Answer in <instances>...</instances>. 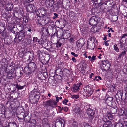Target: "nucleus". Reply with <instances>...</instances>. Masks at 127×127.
Masks as SVG:
<instances>
[{"mask_svg": "<svg viewBox=\"0 0 127 127\" xmlns=\"http://www.w3.org/2000/svg\"><path fill=\"white\" fill-rule=\"evenodd\" d=\"M101 18L95 16L92 17L89 20V24L91 26L96 25L99 22H100Z\"/></svg>", "mask_w": 127, "mask_h": 127, "instance_id": "obj_1", "label": "nucleus"}, {"mask_svg": "<svg viewBox=\"0 0 127 127\" xmlns=\"http://www.w3.org/2000/svg\"><path fill=\"white\" fill-rule=\"evenodd\" d=\"M36 14L39 16L43 17L46 14V9L45 7L42 6L41 7L37 10Z\"/></svg>", "mask_w": 127, "mask_h": 127, "instance_id": "obj_2", "label": "nucleus"}, {"mask_svg": "<svg viewBox=\"0 0 127 127\" xmlns=\"http://www.w3.org/2000/svg\"><path fill=\"white\" fill-rule=\"evenodd\" d=\"M67 72H68L69 71L67 69H65L63 71L60 69H57L55 70V74L54 76L55 77V75H58L62 77L64 75L67 76Z\"/></svg>", "mask_w": 127, "mask_h": 127, "instance_id": "obj_3", "label": "nucleus"}, {"mask_svg": "<svg viewBox=\"0 0 127 127\" xmlns=\"http://www.w3.org/2000/svg\"><path fill=\"white\" fill-rule=\"evenodd\" d=\"M84 90L87 95L89 96L92 94L94 90L91 86L87 85L84 87Z\"/></svg>", "mask_w": 127, "mask_h": 127, "instance_id": "obj_4", "label": "nucleus"}, {"mask_svg": "<svg viewBox=\"0 0 127 127\" xmlns=\"http://www.w3.org/2000/svg\"><path fill=\"white\" fill-rule=\"evenodd\" d=\"M86 112L89 116V118L90 120L92 121V120L94 119V115L95 113V111L94 110L91 109L90 108H89L86 110Z\"/></svg>", "mask_w": 127, "mask_h": 127, "instance_id": "obj_5", "label": "nucleus"}, {"mask_svg": "<svg viewBox=\"0 0 127 127\" xmlns=\"http://www.w3.org/2000/svg\"><path fill=\"white\" fill-rule=\"evenodd\" d=\"M64 120L62 118H60L59 119H56L55 125L56 127H64Z\"/></svg>", "mask_w": 127, "mask_h": 127, "instance_id": "obj_6", "label": "nucleus"}, {"mask_svg": "<svg viewBox=\"0 0 127 127\" xmlns=\"http://www.w3.org/2000/svg\"><path fill=\"white\" fill-rule=\"evenodd\" d=\"M57 104V102H55V100L51 99L43 102V104L45 106H49L52 107L53 105H56Z\"/></svg>", "mask_w": 127, "mask_h": 127, "instance_id": "obj_7", "label": "nucleus"}, {"mask_svg": "<svg viewBox=\"0 0 127 127\" xmlns=\"http://www.w3.org/2000/svg\"><path fill=\"white\" fill-rule=\"evenodd\" d=\"M91 39V40L89 42V43H88L87 48L89 49H93L95 47V40L96 41V40L95 38V39L94 38H92Z\"/></svg>", "mask_w": 127, "mask_h": 127, "instance_id": "obj_8", "label": "nucleus"}, {"mask_svg": "<svg viewBox=\"0 0 127 127\" xmlns=\"http://www.w3.org/2000/svg\"><path fill=\"white\" fill-rule=\"evenodd\" d=\"M38 42L42 47H46V43L47 42V41L45 38H44L43 36H42L40 39H39Z\"/></svg>", "mask_w": 127, "mask_h": 127, "instance_id": "obj_9", "label": "nucleus"}, {"mask_svg": "<svg viewBox=\"0 0 127 127\" xmlns=\"http://www.w3.org/2000/svg\"><path fill=\"white\" fill-rule=\"evenodd\" d=\"M26 9L28 11L33 12L36 11V7L34 6L31 4H29L26 6Z\"/></svg>", "mask_w": 127, "mask_h": 127, "instance_id": "obj_10", "label": "nucleus"}, {"mask_svg": "<svg viewBox=\"0 0 127 127\" xmlns=\"http://www.w3.org/2000/svg\"><path fill=\"white\" fill-rule=\"evenodd\" d=\"M38 76L40 80H44L47 77V73L46 72H43V73L39 72L38 74Z\"/></svg>", "mask_w": 127, "mask_h": 127, "instance_id": "obj_11", "label": "nucleus"}, {"mask_svg": "<svg viewBox=\"0 0 127 127\" xmlns=\"http://www.w3.org/2000/svg\"><path fill=\"white\" fill-rule=\"evenodd\" d=\"M85 42V40L83 38H80L78 40L77 45L79 48H81L84 45Z\"/></svg>", "mask_w": 127, "mask_h": 127, "instance_id": "obj_12", "label": "nucleus"}, {"mask_svg": "<svg viewBox=\"0 0 127 127\" xmlns=\"http://www.w3.org/2000/svg\"><path fill=\"white\" fill-rule=\"evenodd\" d=\"M63 32V38L66 39L70 37L71 35L70 32L69 30H65Z\"/></svg>", "mask_w": 127, "mask_h": 127, "instance_id": "obj_13", "label": "nucleus"}, {"mask_svg": "<svg viewBox=\"0 0 127 127\" xmlns=\"http://www.w3.org/2000/svg\"><path fill=\"white\" fill-rule=\"evenodd\" d=\"M14 69H11L10 71L7 73V76L8 78L11 79L13 78L15 76V73H14Z\"/></svg>", "mask_w": 127, "mask_h": 127, "instance_id": "obj_14", "label": "nucleus"}, {"mask_svg": "<svg viewBox=\"0 0 127 127\" xmlns=\"http://www.w3.org/2000/svg\"><path fill=\"white\" fill-rule=\"evenodd\" d=\"M28 68L31 69L32 71H34L36 69L35 64L33 62L29 63L28 64Z\"/></svg>", "mask_w": 127, "mask_h": 127, "instance_id": "obj_15", "label": "nucleus"}, {"mask_svg": "<svg viewBox=\"0 0 127 127\" xmlns=\"http://www.w3.org/2000/svg\"><path fill=\"white\" fill-rule=\"evenodd\" d=\"M5 24L4 22H0V33H1L3 31L5 30Z\"/></svg>", "mask_w": 127, "mask_h": 127, "instance_id": "obj_16", "label": "nucleus"}, {"mask_svg": "<svg viewBox=\"0 0 127 127\" xmlns=\"http://www.w3.org/2000/svg\"><path fill=\"white\" fill-rule=\"evenodd\" d=\"M113 101V98L112 97H108L106 101L107 105L110 106H112V103Z\"/></svg>", "mask_w": 127, "mask_h": 127, "instance_id": "obj_17", "label": "nucleus"}, {"mask_svg": "<svg viewBox=\"0 0 127 127\" xmlns=\"http://www.w3.org/2000/svg\"><path fill=\"white\" fill-rule=\"evenodd\" d=\"M5 7L8 11H11L13 8V5L12 3H8L6 4Z\"/></svg>", "mask_w": 127, "mask_h": 127, "instance_id": "obj_18", "label": "nucleus"}, {"mask_svg": "<svg viewBox=\"0 0 127 127\" xmlns=\"http://www.w3.org/2000/svg\"><path fill=\"white\" fill-rule=\"evenodd\" d=\"M62 2L63 5L65 6V7H69L70 5V1L68 0H63Z\"/></svg>", "mask_w": 127, "mask_h": 127, "instance_id": "obj_19", "label": "nucleus"}, {"mask_svg": "<svg viewBox=\"0 0 127 127\" xmlns=\"http://www.w3.org/2000/svg\"><path fill=\"white\" fill-rule=\"evenodd\" d=\"M80 86L79 84H75L73 85L72 87V91L75 92L79 90Z\"/></svg>", "mask_w": 127, "mask_h": 127, "instance_id": "obj_20", "label": "nucleus"}, {"mask_svg": "<svg viewBox=\"0 0 127 127\" xmlns=\"http://www.w3.org/2000/svg\"><path fill=\"white\" fill-rule=\"evenodd\" d=\"M45 2L49 7H51L53 6L54 1L53 0H46Z\"/></svg>", "mask_w": 127, "mask_h": 127, "instance_id": "obj_21", "label": "nucleus"}, {"mask_svg": "<svg viewBox=\"0 0 127 127\" xmlns=\"http://www.w3.org/2000/svg\"><path fill=\"white\" fill-rule=\"evenodd\" d=\"M16 27L17 29L18 32L21 31L23 29V26L21 24L17 25Z\"/></svg>", "mask_w": 127, "mask_h": 127, "instance_id": "obj_22", "label": "nucleus"}, {"mask_svg": "<svg viewBox=\"0 0 127 127\" xmlns=\"http://www.w3.org/2000/svg\"><path fill=\"white\" fill-rule=\"evenodd\" d=\"M8 11L5 8H4L1 11V14L3 17H6L8 15Z\"/></svg>", "mask_w": 127, "mask_h": 127, "instance_id": "obj_23", "label": "nucleus"}, {"mask_svg": "<svg viewBox=\"0 0 127 127\" xmlns=\"http://www.w3.org/2000/svg\"><path fill=\"white\" fill-rule=\"evenodd\" d=\"M63 32V31L62 30L57 31L56 33L57 36L63 38V34L64 33Z\"/></svg>", "mask_w": 127, "mask_h": 127, "instance_id": "obj_24", "label": "nucleus"}, {"mask_svg": "<svg viewBox=\"0 0 127 127\" xmlns=\"http://www.w3.org/2000/svg\"><path fill=\"white\" fill-rule=\"evenodd\" d=\"M31 70H32L30 69H29L28 67H25L24 69V72L28 74H30L33 72Z\"/></svg>", "mask_w": 127, "mask_h": 127, "instance_id": "obj_25", "label": "nucleus"}, {"mask_svg": "<svg viewBox=\"0 0 127 127\" xmlns=\"http://www.w3.org/2000/svg\"><path fill=\"white\" fill-rule=\"evenodd\" d=\"M14 14L16 15L15 17L18 19L21 18L23 15V13H22V11H21L20 12H19H19H16Z\"/></svg>", "mask_w": 127, "mask_h": 127, "instance_id": "obj_26", "label": "nucleus"}, {"mask_svg": "<svg viewBox=\"0 0 127 127\" xmlns=\"http://www.w3.org/2000/svg\"><path fill=\"white\" fill-rule=\"evenodd\" d=\"M7 19V21H8L9 22H10L11 24H13L14 22L12 21V20H15L13 18H12V16L11 15H7V16L6 17Z\"/></svg>", "mask_w": 127, "mask_h": 127, "instance_id": "obj_27", "label": "nucleus"}, {"mask_svg": "<svg viewBox=\"0 0 127 127\" xmlns=\"http://www.w3.org/2000/svg\"><path fill=\"white\" fill-rule=\"evenodd\" d=\"M107 64H105V66H103V70H108L110 67V64L109 62H107Z\"/></svg>", "mask_w": 127, "mask_h": 127, "instance_id": "obj_28", "label": "nucleus"}, {"mask_svg": "<svg viewBox=\"0 0 127 127\" xmlns=\"http://www.w3.org/2000/svg\"><path fill=\"white\" fill-rule=\"evenodd\" d=\"M18 41L17 42H19L24 37L25 35L24 33L22 32L20 33L18 35Z\"/></svg>", "mask_w": 127, "mask_h": 127, "instance_id": "obj_29", "label": "nucleus"}, {"mask_svg": "<svg viewBox=\"0 0 127 127\" xmlns=\"http://www.w3.org/2000/svg\"><path fill=\"white\" fill-rule=\"evenodd\" d=\"M1 36L2 38H6V37H8L9 36V34L8 32L6 31L5 30L3 32L1 33Z\"/></svg>", "mask_w": 127, "mask_h": 127, "instance_id": "obj_30", "label": "nucleus"}, {"mask_svg": "<svg viewBox=\"0 0 127 127\" xmlns=\"http://www.w3.org/2000/svg\"><path fill=\"white\" fill-rule=\"evenodd\" d=\"M31 53L30 52H27L25 53L23 55L24 57H25V58L28 59H30L31 57Z\"/></svg>", "mask_w": 127, "mask_h": 127, "instance_id": "obj_31", "label": "nucleus"}, {"mask_svg": "<svg viewBox=\"0 0 127 127\" xmlns=\"http://www.w3.org/2000/svg\"><path fill=\"white\" fill-rule=\"evenodd\" d=\"M126 93H125V96H126ZM126 96H125L124 95V96H116V98L117 100H118L120 101H121L122 100L124 99L125 98H126Z\"/></svg>", "mask_w": 127, "mask_h": 127, "instance_id": "obj_32", "label": "nucleus"}, {"mask_svg": "<svg viewBox=\"0 0 127 127\" xmlns=\"http://www.w3.org/2000/svg\"><path fill=\"white\" fill-rule=\"evenodd\" d=\"M8 125L9 127H18L16 124L13 122L9 123Z\"/></svg>", "mask_w": 127, "mask_h": 127, "instance_id": "obj_33", "label": "nucleus"}, {"mask_svg": "<svg viewBox=\"0 0 127 127\" xmlns=\"http://www.w3.org/2000/svg\"><path fill=\"white\" fill-rule=\"evenodd\" d=\"M29 122L30 123V125L32 126H34L36 123V121L34 119L31 120Z\"/></svg>", "mask_w": 127, "mask_h": 127, "instance_id": "obj_34", "label": "nucleus"}, {"mask_svg": "<svg viewBox=\"0 0 127 127\" xmlns=\"http://www.w3.org/2000/svg\"><path fill=\"white\" fill-rule=\"evenodd\" d=\"M123 91L121 90H119L118 91L116 95V96H123Z\"/></svg>", "mask_w": 127, "mask_h": 127, "instance_id": "obj_35", "label": "nucleus"}, {"mask_svg": "<svg viewBox=\"0 0 127 127\" xmlns=\"http://www.w3.org/2000/svg\"><path fill=\"white\" fill-rule=\"evenodd\" d=\"M30 116H29L28 115L26 116L25 115V116L24 117V116H23V118H21V119H24L25 120H26L27 121L29 122L30 121Z\"/></svg>", "mask_w": 127, "mask_h": 127, "instance_id": "obj_36", "label": "nucleus"}, {"mask_svg": "<svg viewBox=\"0 0 127 127\" xmlns=\"http://www.w3.org/2000/svg\"><path fill=\"white\" fill-rule=\"evenodd\" d=\"M45 19L44 18V24H47L49 22V21H50V19L48 18L47 17H45Z\"/></svg>", "mask_w": 127, "mask_h": 127, "instance_id": "obj_37", "label": "nucleus"}, {"mask_svg": "<svg viewBox=\"0 0 127 127\" xmlns=\"http://www.w3.org/2000/svg\"><path fill=\"white\" fill-rule=\"evenodd\" d=\"M117 111V108H112L111 109V112L112 114H115Z\"/></svg>", "mask_w": 127, "mask_h": 127, "instance_id": "obj_38", "label": "nucleus"}, {"mask_svg": "<svg viewBox=\"0 0 127 127\" xmlns=\"http://www.w3.org/2000/svg\"><path fill=\"white\" fill-rule=\"evenodd\" d=\"M40 19L38 20V22L40 24L44 25V18L42 17Z\"/></svg>", "mask_w": 127, "mask_h": 127, "instance_id": "obj_39", "label": "nucleus"}, {"mask_svg": "<svg viewBox=\"0 0 127 127\" xmlns=\"http://www.w3.org/2000/svg\"><path fill=\"white\" fill-rule=\"evenodd\" d=\"M35 93H33L30 95L29 96V99L31 100H34L35 98Z\"/></svg>", "mask_w": 127, "mask_h": 127, "instance_id": "obj_40", "label": "nucleus"}, {"mask_svg": "<svg viewBox=\"0 0 127 127\" xmlns=\"http://www.w3.org/2000/svg\"><path fill=\"white\" fill-rule=\"evenodd\" d=\"M126 52V51H125L121 52L119 55L118 58H121L122 57H123L125 55Z\"/></svg>", "mask_w": 127, "mask_h": 127, "instance_id": "obj_41", "label": "nucleus"}, {"mask_svg": "<svg viewBox=\"0 0 127 127\" xmlns=\"http://www.w3.org/2000/svg\"><path fill=\"white\" fill-rule=\"evenodd\" d=\"M27 28L28 29L27 30L29 32H30L32 31H33V27L31 25H28V27H27Z\"/></svg>", "mask_w": 127, "mask_h": 127, "instance_id": "obj_42", "label": "nucleus"}, {"mask_svg": "<svg viewBox=\"0 0 127 127\" xmlns=\"http://www.w3.org/2000/svg\"><path fill=\"white\" fill-rule=\"evenodd\" d=\"M118 17L117 16L115 15L112 16V19L113 21L115 22L118 20Z\"/></svg>", "mask_w": 127, "mask_h": 127, "instance_id": "obj_43", "label": "nucleus"}, {"mask_svg": "<svg viewBox=\"0 0 127 127\" xmlns=\"http://www.w3.org/2000/svg\"><path fill=\"white\" fill-rule=\"evenodd\" d=\"M25 86H21L17 84L16 85V87L18 90L22 89Z\"/></svg>", "mask_w": 127, "mask_h": 127, "instance_id": "obj_44", "label": "nucleus"}, {"mask_svg": "<svg viewBox=\"0 0 127 127\" xmlns=\"http://www.w3.org/2000/svg\"><path fill=\"white\" fill-rule=\"evenodd\" d=\"M23 23L26 24L28 22V18L26 17H24L23 18Z\"/></svg>", "mask_w": 127, "mask_h": 127, "instance_id": "obj_45", "label": "nucleus"}, {"mask_svg": "<svg viewBox=\"0 0 127 127\" xmlns=\"http://www.w3.org/2000/svg\"><path fill=\"white\" fill-rule=\"evenodd\" d=\"M119 47L120 49L123 50H125V48L124 46V44L119 45Z\"/></svg>", "mask_w": 127, "mask_h": 127, "instance_id": "obj_46", "label": "nucleus"}, {"mask_svg": "<svg viewBox=\"0 0 127 127\" xmlns=\"http://www.w3.org/2000/svg\"><path fill=\"white\" fill-rule=\"evenodd\" d=\"M39 97L40 96L38 95H37L35 93L34 100L35 101H38L39 99Z\"/></svg>", "mask_w": 127, "mask_h": 127, "instance_id": "obj_47", "label": "nucleus"}, {"mask_svg": "<svg viewBox=\"0 0 127 127\" xmlns=\"http://www.w3.org/2000/svg\"><path fill=\"white\" fill-rule=\"evenodd\" d=\"M80 111V109L79 107H76L75 108V111L76 113H78Z\"/></svg>", "mask_w": 127, "mask_h": 127, "instance_id": "obj_48", "label": "nucleus"}, {"mask_svg": "<svg viewBox=\"0 0 127 127\" xmlns=\"http://www.w3.org/2000/svg\"><path fill=\"white\" fill-rule=\"evenodd\" d=\"M46 47H47L48 48H52V46L51 45L49 42H47L46 43Z\"/></svg>", "mask_w": 127, "mask_h": 127, "instance_id": "obj_49", "label": "nucleus"}, {"mask_svg": "<svg viewBox=\"0 0 127 127\" xmlns=\"http://www.w3.org/2000/svg\"><path fill=\"white\" fill-rule=\"evenodd\" d=\"M114 50L117 52H118L119 51V49L117 45H114Z\"/></svg>", "mask_w": 127, "mask_h": 127, "instance_id": "obj_50", "label": "nucleus"}, {"mask_svg": "<svg viewBox=\"0 0 127 127\" xmlns=\"http://www.w3.org/2000/svg\"><path fill=\"white\" fill-rule=\"evenodd\" d=\"M123 125L121 123H119L117 124L116 125V127H123Z\"/></svg>", "mask_w": 127, "mask_h": 127, "instance_id": "obj_51", "label": "nucleus"}, {"mask_svg": "<svg viewBox=\"0 0 127 127\" xmlns=\"http://www.w3.org/2000/svg\"><path fill=\"white\" fill-rule=\"evenodd\" d=\"M110 90L111 91V92L114 91L115 88L113 86V85H111V86H110Z\"/></svg>", "mask_w": 127, "mask_h": 127, "instance_id": "obj_52", "label": "nucleus"}, {"mask_svg": "<svg viewBox=\"0 0 127 127\" xmlns=\"http://www.w3.org/2000/svg\"><path fill=\"white\" fill-rule=\"evenodd\" d=\"M108 119L110 120H111L112 119L113 116L110 114H108Z\"/></svg>", "mask_w": 127, "mask_h": 127, "instance_id": "obj_53", "label": "nucleus"}, {"mask_svg": "<svg viewBox=\"0 0 127 127\" xmlns=\"http://www.w3.org/2000/svg\"><path fill=\"white\" fill-rule=\"evenodd\" d=\"M72 98H73L77 99L78 98V95H74L72 96Z\"/></svg>", "mask_w": 127, "mask_h": 127, "instance_id": "obj_54", "label": "nucleus"}, {"mask_svg": "<svg viewBox=\"0 0 127 127\" xmlns=\"http://www.w3.org/2000/svg\"><path fill=\"white\" fill-rule=\"evenodd\" d=\"M123 114L126 117H127V110H125L124 111H123Z\"/></svg>", "mask_w": 127, "mask_h": 127, "instance_id": "obj_55", "label": "nucleus"}, {"mask_svg": "<svg viewBox=\"0 0 127 127\" xmlns=\"http://www.w3.org/2000/svg\"><path fill=\"white\" fill-rule=\"evenodd\" d=\"M42 53V52L40 50H38L37 51V55H38V56L40 57V55Z\"/></svg>", "mask_w": 127, "mask_h": 127, "instance_id": "obj_56", "label": "nucleus"}, {"mask_svg": "<svg viewBox=\"0 0 127 127\" xmlns=\"http://www.w3.org/2000/svg\"><path fill=\"white\" fill-rule=\"evenodd\" d=\"M33 41L34 42H37V41L38 40V38L37 37H34L33 38Z\"/></svg>", "mask_w": 127, "mask_h": 127, "instance_id": "obj_57", "label": "nucleus"}, {"mask_svg": "<svg viewBox=\"0 0 127 127\" xmlns=\"http://www.w3.org/2000/svg\"><path fill=\"white\" fill-rule=\"evenodd\" d=\"M68 100H67L66 99H64V101H63V104H66V103L67 102H68Z\"/></svg>", "mask_w": 127, "mask_h": 127, "instance_id": "obj_58", "label": "nucleus"}, {"mask_svg": "<svg viewBox=\"0 0 127 127\" xmlns=\"http://www.w3.org/2000/svg\"><path fill=\"white\" fill-rule=\"evenodd\" d=\"M69 41L71 43H73L74 41L73 39V38H71L69 39Z\"/></svg>", "mask_w": 127, "mask_h": 127, "instance_id": "obj_59", "label": "nucleus"}, {"mask_svg": "<svg viewBox=\"0 0 127 127\" xmlns=\"http://www.w3.org/2000/svg\"><path fill=\"white\" fill-rule=\"evenodd\" d=\"M96 56H92L91 59H90V60L91 61H93L95 59V57Z\"/></svg>", "mask_w": 127, "mask_h": 127, "instance_id": "obj_60", "label": "nucleus"}, {"mask_svg": "<svg viewBox=\"0 0 127 127\" xmlns=\"http://www.w3.org/2000/svg\"><path fill=\"white\" fill-rule=\"evenodd\" d=\"M106 124H107L108 126H109L111 124V122L110 121H109L107 122Z\"/></svg>", "mask_w": 127, "mask_h": 127, "instance_id": "obj_61", "label": "nucleus"}, {"mask_svg": "<svg viewBox=\"0 0 127 127\" xmlns=\"http://www.w3.org/2000/svg\"><path fill=\"white\" fill-rule=\"evenodd\" d=\"M71 54L72 55H73L75 57H77L78 56V55L75 54V53L73 52H71Z\"/></svg>", "mask_w": 127, "mask_h": 127, "instance_id": "obj_62", "label": "nucleus"}, {"mask_svg": "<svg viewBox=\"0 0 127 127\" xmlns=\"http://www.w3.org/2000/svg\"><path fill=\"white\" fill-rule=\"evenodd\" d=\"M86 67H84L83 65L82 66V67L81 68V71H84L85 70V69Z\"/></svg>", "mask_w": 127, "mask_h": 127, "instance_id": "obj_63", "label": "nucleus"}, {"mask_svg": "<svg viewBox=\"0 0 127 127\" xmlns=\"http://www.w3.org/2000/svg\"><path fill=\"white\" fill-rule=\"evenodd\" d=\"M64 110L65 111L67 112L68 110V108L67 107H65L64 108Z\"/></svg>", "mask_w": 127, "mask_h": 127, "instance_id": "obj_64", "label": "nucleus"}]
</instances>
